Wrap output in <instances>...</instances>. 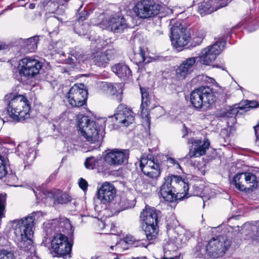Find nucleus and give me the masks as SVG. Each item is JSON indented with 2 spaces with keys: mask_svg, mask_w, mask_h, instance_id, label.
<instances>
[{
  "mask_svg": "<svg viewBox=\"0 0 259 259\" xmlns=\"http://www.w3.org/2000/svg\"><path fill=\"white\" fill-rule=\"evenodd\" d=\"M43 215L42 211H37L17 221L15 228V239L21 253L26 259H38L36 254L35 247L32 244L31 237L35 221H38Z\"/></svg>",
  "mask_w": 259,
  "mask_h": 259,
  "instance_id": "obj_1",
  "label": "nucleus"
},
{
  "mask_svg": "<svg viewBox=\"0 0 259 259\" xmlns=\"http://www.w3.org/2000/svg\"><path fill=\"white\" fill-rule=\"evenodd\" d=\"M160 211L154 208L147 207L143 209L140 216V222L143 230L145 232L147 240L149 241L146 243V241L136 240L132 236H127L125 237L124 241L127 243L134 246H142L147 247L151 244L157 237L158 232V214Z\"/></svg>",
  "mask_w": 259,
  "mask_h": 259,
  "instance_id": "obj_2",
  "label": "nucleus"
},
{
  "mask_svg": "<svg viewBox=\"0 0 259 259\" xmlns=\"http://www.w3.org/2000/svg\"><path fill=\"white\" fill-rule=\"evenodd\" d=\"M189 190L188 184L178 176L171 175L164 178L160 188V194L164 200L172 202L177 199L176 194H184L186 197Z\"/></svg>",
  "mask_w": 259,
  "mask_h": 259,
  "instance_id": "obj_3",
  "label": "nucleus"
},
{
  "mask_svg": "<svg viewBox=\"0 0 259 259\" xmlns=\"http://www.w3.org/2000/svg\"><path fill=\"white\" fill-rule=\"evenodd\" d=\"M76 120L79 131L87 141L90 143H98L103 137V127L88 116L78 115Z\"/></svg>",
  "mask_w": 259,
  "mask_h": 259,
  "instance_id": "obj_4",
  "label": "nucleus"
},
{
  "mask_svg": "<svg viewBox=\"0 0 259 259\" xmlns=\"http://www.w3.org/2000/svg\"><path fill=\"white\" fill-rule=\"evenodd\" d=\"M30 110L29 101L23 95H18L14 96L9 101L7 112L14 119L22 121L30 117Z\"/></svg>",
  "mask_w": 259,
  "mask_h": 259,
  "instance_id": "obj_5",
  "label": "nucleus"
},
{
  "mask_svg": "<svg viewBox=\"0 0 259 259\" xmlns=\"http://www.w3.org/2000/svg\"><path fill=\"white\" fill-rule=\"evenodd\" d=\"M214 101V93L208 87H200L194 90L191 94V103L197 109H206Z\"/></svg>",
  "mask_w": 259,
  "mask_h": 259,
  "instance_id": "obj_6",
  "label": "nucleus"
},
{
  "mask_svg": "<svg viewBox=\"0 0 259 259\" xmlns=\"http://www.w3.org/2000/svg\"><path fill=\"white\" fill-rule=\"evenodd\" d=\"M171 39L174 46L181 51L187 46L191 39L190 31L181 23L177 22L170 27Z\"/></svg>",
  "mask_w": 259,
  "mask_h": 259,
  "instance_id": "obj_7",
  "label": "nucleus"
},
{
  "mask_svg": "<svg viewBox=\"0 0 259 259\" xmlns=\"http://www.w3.org/2000/svg\"><path fill=\"white\" fill-rule=\"evenodd\" d=\"M42 67V62L30 57L22 58L19 63L20 75L28 78H32L38 74Z\"/></svg>",
  "mask_w": 259,
  "mask_h": 259,
  "instance_id": "obj_8",
  "label": "nucleus"
},
{
  "mask_svg": "<svg viewBox=\"0 0 259 259\" xmlns=\"http://www.w3.org/2000/svg\"><path fill=\"white\" fill-rule=\"evenodd\" d=\"M133 9L137 17L148 19L157 15L160 10V6L153 1L142 0L136 3Z\"/></svg>",
  "mask_w": 259,
  "mask_h": 259,
  "instance_id": "obj_9",
  "label": "nucleus"
},
{
  "mask_svg": "<svg viewBox=\"0 0 259 259\" xmlns=\"http://www.w3.org/2000/svg\"><path fill=\"white\" fill-rule=\"evenodd\" d=\"M233 184L241 191L249 192L257 186L256 176L250 172L238 174L233 178Z\"/></svg>",
  "mask_w": 259,
  "mask_h": 259,
  "instance_id": "obj_10",
  "label": "nucleus"
},
{
  "mask_svg": "<svg viewBox=\"0 0 259 259\" xmlns=\"http://www.w3.org/2000/svg\"><path fill=\"white\" fill-rule=\"evenodd\" d=\"M84 87L82 83L79 85L75 84L69 90L66 97L72 107H80L86 104L88 93Z\"/></svg>",
  "mask_w": 259,
  "mask_h": 259,
  "instance_id": "obj_11",
  "label": "nucleus"
},
{
  "mask_svg": "<svg viewBox=\"0 0 259 259\" xmlns=\"http://www.w3.org/2000/svg\"><path fill=\"white\" fill-rule=\"evenodd\" d=\"M225 45V41L221 40L203 49L199 57V62L204 65H210L221 53Z\"/></svg>",
  "mask_w": 259,
  "mask_h": 259,
  "instance_id": "obj_12",
  "label": "nucleus"
},
{
  "mask_svg": "<svg viewBox=\"0 0 259 259\" xmlns=\"http://www.w3.org/2000/svg\"><path fill=\"white\" fill-rule=\"evenodd\" d=\"M230 245V241L225 236H217L208 242L206 251L210 256L217 257L223 255Z\"/></svg>",
  "mask_w": 259,
  "mask_h": 259,
  "instance_id": "obj_13",
  "label": "nucleus"
},
{
  "mask_svg": "<svg viewBox=\"0 0 259 259\" xmlns=\"http://www.w3.org/2000/svg\"><path fill=\"white\" fill-rule=\"evenodd\" d=\"M72 244L68 238L62 233H55L51 241V249L57 255L64 256L69 254Z\"/></svg>",
  "mask_w": 259,
  "mask_h": 259,
  "instance_id": "obj_14",
  "label": "nucleus"
},
{
  "mask_svg": "<svg viewBox=\"0 0 259 259\" xmlns=\"http://www.w3.org/2000/svg\"><path fill=\"white\" fill-rule=\"evenodd\" d=\"M142 171L148 177L157 179L161 174L160 163L157 157H142L140 161Z\"/></svg>",
  "mask_w": 259,
  "mask_h": 259,
  "instance_id": "obj_15",
  "label": "nucleus"
},
{
  "mask_svg": "<svg viewBox=\"0 0 259 259\" xmlns=\"http://www.w3.org/2000/svg\"><path fill=\"white\" fill-rule=\"evenodd\" d=\"M129 151L127 150L114 149L109 150L104 157L105 161L111 165H119L127 161Z\"/></svg>",
  "mask_w": 259,
  "mask_h": 259,
  "instance_id": "obj_16",
  "label": "nucleus"
},
{
  "mask_svg": "<svg viewBox=\"0 0 259 259\" xmlns=\"http://www.w3.org/2000/svg\"><path fill=\"white\" fill-rule=\"evenodd\" d=\"M105 28L114 33H121L128 27L125 19L117 14L110 16L103 22Z\"/></svg>",
  "mask_w": 259,
  "mask_h": 259,
  "instance_id": "obj_17",
  "label": "nucleus"
},
{
  "mask_svg": "<svg viewBox=\"0 0 259 259\" xmlns=\"http://www.w3.org/2000/svg\"><path fill=\"white\" fill-rule=\"evenodd\" d=\"M135 116V114L127 106L120 104L118 106L115 118L118 123L127 126L134 122Z\"/></svg>",
  "mask_w": 259,
  "mask_h": 259,
  "instance_id": "obj_18",
  "label": "nucleus"
},
{
  "mask_svg": "<svg viewBox=\"0 0 259 259\" xmlns=\"http://www.w3.org/2000/svg\"><path fill=\"white\" fill-rule=\"evenodd\" d=\"M116 195V189L112 184L104 182L97 192L98 198L101 203L106 204L113 200Z\"/></svg>",
  "mask_w": 259,
  "mask_h": 259,
  "instance_id": "obj_19",
  "label": "nucleus"
},
{
  "mask_svg": "<svg viewBox=\"0 0 259 259\" xmlns=\"http://www.w3.org/2000/svg\"><path fill=\"white\" fill-rule=\"evenodd\" d=\"M196 57H190L184 60L176 69V76L179 79H184L191 74L195 68Z\"/></svg>",
  "mask_w": 259,
  "mask_h": 259,
  "instance_id": "obj_20",
  "label": "nucleus"
},
{
  "mask_svg": "<svg viewBox=\"0 0 259 259\" xmlns=\"http://www.w3.org/2000/svg\"><path fill=\"white\" fill-rule=\"evenodd\" d=\"M188 143H191L194 146V149L191 150L189 153L190 158L198 157L204 155L210 144L207 139L202 142L200 140L192 139L189 140Z\"/></svg>",
  "mask_w": 259,
  "mask_h": 259,
  "instance_id": "obj_21",
  "label": "nucleus"
},
{
  "mask_svg": "<svg viewBox=\"0 0 259 259\" xmlns=\"http://www.w3.org/2000/svg\"><path fill=\"white\" fill-rule=\"evenodd\" d=\"M116 55L114 49H108L105 52H98L94 54V62L99 67H105Z\"/></svg>",
  "mask_w": 259,
  "mask_h": 259,
  "instance_id": "obj_22",
  "label": "nucleus"
},
{
  "mask_svg": "<svg viewBox=\"0 0 259 259\" xmlns=\"http://www.w3.org/2000/svg\"><path fill=\"white\" fill-rule=\"evenodd\" d=\"M18 155L28 164L31 163L35 158V152L34 150L27 145L26 143L19 144L17 149Z\"/></svg>",
  "mask_w": 259,
  "mask_h": 259,
  "instance_id": "obj_23",
  "label": "nucleus"
},
{
  "mask_svg": "<svg viewBox=\"0 0 259 259\" xmlns=\"http://www.w3.org/2000/svg\"><path fill=\"white\" fill-rule=\"evenodd\" d=\"M142 97V103L141 105V116L145 120L146 124L149 126L150 124V117L147 107L150 103L148 93L145 88H140Z\"/></svg>",
  "mask_w": 259,
  "mask_h": 259,
  "instance_id": "obj_24",
  "label": "nucleus"
},
{
  "mask_svg": "<svg viewBox=\"0 0 259 259\" xmlns=\"http://www.w3.org/2000/svg\"><path fill=\"white\" fill-rule=\"evenodd\" d=\"M112 70L119 77L128 78L132 76V71L129 67L125 64L119 63L115 64L112 67Z\"/></svg>",
  "mask_w": 259,
  "mask_h": 259,
  "instance_id": "obj_25",
  "label": "nucleus"
},
{
  "mask_svg": "<svg viewBox=\"0 0 259 259\" xmlns=\"http://www.w3.org/2000/svg\"><path fill=\"white\" fill-rule=\"evenodd\" d=\"M22 41L23 45L22 46L24 48V50L28 52H33L37 48L39 36H34L29 38L22 40Z\"/></svg>",
  "mask_w": 259,
  "mask_h": 259,
  "instance_id": "obj_26",
  "label": "nucleus"
},
{
  "mask_svg": "<svg viewBox=\"0 0 259 259\" xmlns=\"http://www.w3.org/2000/svg\"><path fill=\"white\" fill-rule=\"evenodd\" d=\"M69 56L65 60V63L68 64H75L76 62L79 63L84 60V55L82 53L79 51H76L73 49L69 52Z\"/></svg>",
  "mask_w": 259,
  "mask_h": 259,
  "instance_id": "obj_27",
  "label": "nucleus"
},
{
  "mask_svg": "<svg viewBox=\"0 0 259 259\" xmlns=\"http://www.w3.org/2000/svg\"><path fill=\"white\" fill-rule=\"evenodd\" d=\"M211 12L226 7L232 0H207Z\"/></svg>",
  "mask_w": 259,
  "mask_h": 259,
  "instance_id": "obj_28",
  "label": "nucleus"
},
{
  "mask_svg": "<svg viewBox=\"0 0 259 259\" xmlns=\"http://www.w3.org/2000/svg\"><path fill=\"white\" fill-rule=\"evenodd\" d=\"M107 87L108 88V91L111 95H121L122 94V84L121 83H116L114 85L111 83H106Z\"/></svg>",
  "mask_w": 259,
  "mask_h": 259,
  "instance_id": "obj_29",
  "label": "nucleus"
},
{
  "mask_svg": "<svg viewBox=\"0 0 259 259\" xmlns=\"http://www.w3.org/2000/svg\"><path fill=\"white\" fill-rule=\"evenodd\" d=\"M209 10L210 8L207 1L199 4L197 11L201 15H205L212 13Z\"/></svg>",
  "mask_w": 259,
  "mask_h": 259,
  "instance_id": "obj_30",
  "label": "nucleus"
},
{
  "mask_svg": "<svg viewBox=\"0 0 259 259\" xmlns=\"http://www.w3.org/2000/svg\"><path fill=\"white\" fill-rule=\"evenodd\" d=\"M56 200L60 204H65L71 200L70 196L66 193H58L55 196Z\"/></svg>",
  "mask_w": 259,
  "mask_h": 259,
  "instance_id": "obj_31",
  "label": "nucleus"
},
{
  "mask_svg": "<svg viewBox=\"0 0 259 259\" xmlns=\"http://www.w3.org/2000/svg\"><path fill=\"white\" fill-rule=\"evenodd\" d=\"M99 159L94 157H90L86 159L84 165L88 169H93L98 164Z\"/></svg>",
  "mask_w": 259,
  "mask_h": 259,
  "instance_id": "obj_32",
  "label": "nucleus"
},
{
  "mask_svg": "<svg viewBox=\"0 0 259 259\" xmlns=\"http://www.w3.org/2000/svg\"><path fill=\"white\" fill-rule=\"evenodd\" d=\"M118 204L121 210H123L128 208H132L134 204L133 202L130 201L126 199V198L124 197L121 198Z\"/></svg>",
  "mask_w": 259,
  "mask_h": 259,
  "instance_id": "obj_33",
  "label": "nucleus"
},
{
  "mask_svg": "<svg viewBox=\"0 0 259 259\" xmlns=\"http://www.w3.org/2000/svg\"><path fill=\"white\" fill-rule=\"evenodd\" d=\"M204 38L203 32L201 31H196L193 34L192 41L195 46L199 45L202 41Z\"/></svg>",
  "mask_w": 259,
  "mask_h": 259,
  "instance_id": "obj_34",
  "label": "nucleus"
},
{
  "mask_svg": "<svg viewBox=\"0 0 259 259\" xmlns=\"http://www.w3.org/2000/svg\"><path fill=\"white\" fill-rule=\"evenodd\" d=\"M238 111L237 109L230 107L229 110L223 112V116L226 118H231L232 120L234 121Z\"/></svg>",
  "mask_w": 259,
  "mask_h": 259,
  "instance_id": "obj_35",
  "label": "nucleus"
},
{
  "mask_svg": "<svg viewBox=\"0 0 259 259\" xmlns=\"http://www.w3.org/2000/svg\"><path fill=\"white\" fill-rule=\"evenodd\" d=\"M5 202L6 198L5 196L0 195V219L5 217Z\"/></svg>",
  "mask_w": 259,
  "mask_h": 259,
  "instance_id": "obj_36",
  "label": "nucleus"
},
{
  "mask_svg": "<svg viewBox=\"0 0 259 259\" xmlns=\"http://www.w3.org/2000/svg\"><path fill=\"white\" fill-rule=\"evenodd\" d=\"M0 259H14V255L11 251L2 250L0 251Z\"/></svg>",
  "mask_w": 259,
  "mask_h": 259,
  "instance_id": "obj_37",
  "label": "nucleus"
},
{
  "mask_svg": "<svg viewBox=\"0 0 259 259\" xmlns=\"http://www.w3.org/2000/svg\"><path fill=\"white\" fill-rule=\"evenodd\" d=\"M79 187L83 191L87 189L88 184V182L83 178H80L79 179Z\"/></svg>",
  "mask_w": 259,
  "mask_h": 259,
  "instance_id": "obj_38",
  "label": "nucleus"
},
{
  "mask_svg": "<svg viewBox=\"0 0 259 259\" xmlns=\"http://www.w3.org/2000/svg\"><path fill=\"white\" fill-rule=\"evenodd\" d=\"M8 174L6 164L0 166V179L3 178Z\"/></svg>",
  "mask_w": 259,
  "mask_h": 259,
  "instance_id": "obj_39",
  "label": "nucleus"
},
{
  "mask_svg": "<svg viewBox=\"0 0 259 259\" xmlns=\"http://www.w3.org/2000/svg\"><path fill=\"white\" fill-rule=\"evenodd\" d=\"M59 221L57 219H54L52 220V222L50 224H48V227H47L48 229L50 228L51 229H54L56 230V225L58 224Z\"/></svg>",
  "mask_w": 259,
  "mask_h": 259,
  "instance_id": "obj_40",
  "label": "nucleus"
},
{
  "mask_svg": "<svg viewBox=\"0 0 259 259\" xmlns=\"http://www.w3.org/2000/svg\"><path fill=\"white\" fill-rule=\"evenodd\" d=\"M246 105L251 108L256 107L258 105L257 102L255 101H246Z\"/></svg>",
  "mask_w": 259,
  "mask_h": 259,
  "instance_id": "obj_41",
  "label": "nucleus"
},
{
  "mask_svg": "<svg viewBox=\"0 0 259 259\" xmlns=\"http://www.w3.org/2000/svg\"><path fill=\"white\" fill-rule=\"evenodd\" d=\"M167 161L170 163L174 165H176V168H181V166L180 164L178 163V162L176 161V160L172 158H169L167 159Z\"/></svg>",
  "mask_w": 259,
  "mask_h": 259,
  "instance_id": "obj_42",
  "label": "nucleus"
},
{
  "mask_svg": "<svg viewBox=\"0 0 259 259\" xmlns=\"http://www.w3.org/2000/svg\"><path fill=\"white\" fill-rule=\"evenodd\" d=\"M87 16H88L87 14L85 12H84L83 13L82 12L80 14V16L79 17V18L78 19V22H81L83 21L84 20H85L86 19Z\"/></svg>",
  "mask_w": 259,
  "mask_h": 259,
  "instance_id": "obj_43",
  "label": "nucleus"
},
{
  "mask_svg": "<svg viewBox=\"0 0 259 259\" xmlns=\"http://www.w3.org/2000/svg\"><path fill=\"white\" fill-rule=\"evenodd\" d=\"M138 55L141 58L142 61L144 62L145 60L144 52L141 50V48H140V53Z\"/></svg>",
  "mask_w": 259,
  "mask_h": 259,
  "instance_id": "obj_44",
  "label": "nucleus"
},
{
  "mask_svg": "<svg viewBox=\"0 0 259 259\" xmlns=\"http://www.w3.org/2000/svg\"><path fill=\"white\" fill-rule=\"evenodd\" d=\"M8 46L4 42L0 41V50L7 49Z\"/></svg>",
  "mask_w": 259,
  "mask_h": 259,
  "instance_id": "obj_45",
  "label": "nucleus"
},
{
  "mask_svg": "<svg viewBox=\"0 0 259 259\" xmlns=\"http://www.w3.org/2000/svg\"><path fill=\"white\" fill-rule=\"evenodd\" d=\"M8 179H11L15 181L16 179V176L13 174H10L7 176Z\"/></svg>",
  "mask_w": 259,
  "mask_h": 259,
  "instance_id": "obj_46",
  "label": "nucleus"
},
{
  "mask_svg": "<svg viewBox=\"0 0 259 259\" xmlns=\"http://www.w3.org/2000/svg\"><path fill=\"white\" fill-rule=\"evenodd\" d=\"M5 164V161L4 159V158L1 155H0V166Z\"/></svg>",
  "mask_w": 259,
  "mask_h": 259,
  "instance_id": "obj_47",
  "label": "nucleus"
},
{
  "mask_svg": "<svg viewBox=\"0 0 259 259\" xmlns=\"http://www.w3.org/2000/svg\"><path fill=\"white\" fill-rule=\"evenodd\" d=\"M183 127H184V132H185V134L183 136V137L184 138L187 135L188 132H187V129L186 127L185 126V124L183 125Z\"/></svg>",
  "mask_w": 259,
  "mask_h": 259,
  "instance_id": "obj_48",
  "label": "nucleus"
},
{
  "mask_svg": "<svg viewBox=\"0 0 259 259\" xmlns=\"http://www.w3.org/2000/svg\"><path fill=\"white\" fill-rule=\"evenodd\" d=\"M12 96V95L11 94H10V95H6L5 97V99L6 100H8Z\"/></svg>",
  "mask_w": 259,
  "mask_h": 259,
  "instance_id": "obj_49",
  "label": "nucleus"
},
{
  "mask_svg": "<svg viewBox=\"0 0 259 259\" xmlns=\"http://www.w3.org/2000/svg\"><path fill=\"white\" fill-rule=\"evenodd\" d=\"M34 7H35V5L34 4L31 3V4H30L29 5V8L30 9H33L34 8Z\"/></svg>",
  "mask_w": 259,
  "mask_h": 259,
  "instance_id": "obj_50",
  "label": "nucleus"
},
{
  "mask_svg": "<svg viewBox=\"0 0 259 259\" xmlns=\"http://www.w3.org/2000/svg\"><path fill=\"white\" fill-rule=\"evenodd\" d=\"M215 66L216 67L220 68H221V69H223V70H224V68L223 67V66H220V65H215Z\"/></svg>",
  "mask_w": 259,
  "mask_h": 259,
  "instance_id": "obj_51",
  "label": "nucleus"
},
{
  "mask_svg": "<svg viewBox=\"0 0 259 259\" xmlns=\"http://www.w3.org/2000/svg\"><path fill=\"white\" fill-rule=\"evenodd\" d=\"M208 79H209V80H210V82H212V81H214V80L213 78H211V77H208Z\"/></svg>",
  "mask_w": 259,
  "mask_h": 259,
  "instance_id": "obj_52",
  "label": "nucleus"
},
{
  "mask_svg": "<svg viewBox=\"0 0 259 259\" xmlns=\"http://www.w3.org/2000/svg\"><path fill=\"white\" fill-rule=\"evenodd\" d=\"M33 192L35 194L36 197H38V195H37V193L34 190H33Z\"/></svg>",
  "mask_w": 259,
  "mask_h": 259,
  "instance_id": "obj_53",
  "label": "nucleus"
},
{
  "mask_svg": "<svg viewBox=\"0 0 259 259\" xmlns=\"http://www.w3.org/2000/svg\"><path fill=\"white\" fill-rule=\"evenodd\" d=\"M59 224H60V225H61V226H62V224H64V223H63V222H60V223H59Z\"/></svg>",
  "mask_w": 259,
  "mask_h": 259,
  "instance_id": "obj_54",
  "label": "nucleus"
},
{
  "mask_svg": "<svg viewBox=\"0 0 259 259\" xmlns=\"http://www.w3.org/2000/svg\"><path fill=\"white\" fill-rule=\"evenodd\" d=\"M203 207L205 206V203H204V199H203Z\"/></svg>",
  "mask_w": 259,
  "mask_h": 259,
  "instance_id": "obj_55",
  "label": "nucleus"
},
{
  "mask_svg": "<svg viewBox=\"0 0 259 259\" xmlns=\"http://www.w3.org/2000/svg\"><path fill=\"white\" fill-rule=\"evenodd\" d=\"M113 247H114L113 246H111L110 248H111L112 249H113Z\"/></svg>",
  "mask_w": 259,
  "mask_h": 259,
  "instance_id": "obj_56",
  "label": "nucleus"
},
{
  "mask_svg": "<svg viewBox=\"0 0 259 259\" xmlns=\"http://www.w3.org/2000/svg\"><path fill=\"white\" fill-rule=\"evenodd\" d=\"M96 258H97V257H96V258H95V257H92L91 259H96Z\"/></svg>",
  "mask_w": 259,
  "mask_h": 259,
  "instance_id": "obj_57",
  "label": "nucleus"
},
{
  "mask_svg": "<svg viewBox=\"0 0 259 259\" xmlns=\"http://www.w3.org/2000/svg\"><path fill=\"white\" fill-rule=\"evenodd\" d=\"M257 240L259 241V238L257 239Z\"/></svg>",
  "mask_w": 259,
  "mask_h": 259,
  "instance_id": "obj_58",
  "label": "nucleus"
}]
</instances>
